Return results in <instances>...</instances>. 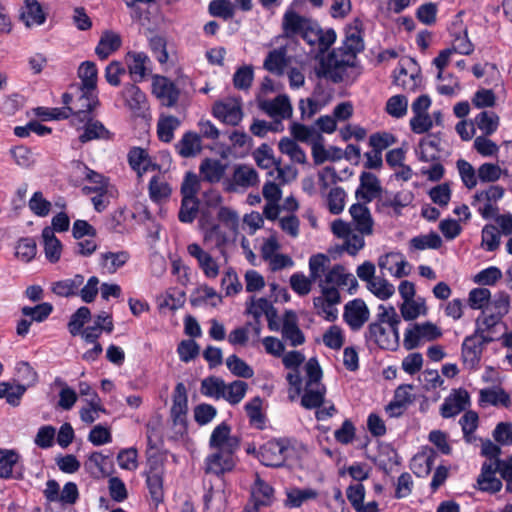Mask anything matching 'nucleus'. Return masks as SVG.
I'll return each instance as SVG.
<instances>
[{
	"label": "nucleus",
	"instance_id": "obj_1",
	"mask_svg": "<svg viewBox=\"0 0 512 512\" xmlns=\"http://www.w3.org/2000/svg\"><path fill=\"white\" fill-rule=\"evenodd\" d=\"M209 446L214 452L206 458V472L222 475L232 471L236 465L235 453L240 447V442L237 437L231 435V427L226 422L213 429Z\"/></svg>",
	"mask_w": 512,
	"mask_h": 512
},
{
	"label": "nucleus",
	"instance_id": "obj_2",
	"mask_svg": "<svg viewBox=\"0 0 512 512\" xmlns=\"http://www.w3.org/2000/svg\"><path fill=\"white\" fill-rule=\"evenodd\" d=\"M365 344L369 349L395 350L399 345V328L378 321L371 322L364 332Z\"/></svg>",
	"mask_w": 512,
	"mask_h": 512
},
{
	"label": "nucleus",
	"instance_id": "obj_3",
	"mask_svg": "<svg viewBox=\"0 0 512 512\" xmlns=\"http://www.w3.org/2000/svg\"><path fill=\"white\" fill-rule=\"evenodd\" d=\"M292 448L286 439H274L266 442L259 449L258 458L267 467H281L289 457Z\"/></svg>",
	"mask_w": 512,
	"mask_h": 512
},
{
	"label": "nucleus",
	"instance_id": "obj_4",
	"mask_svg": "<svg viewBox=\"0 0 512 512\" xmlns=\"http://www.w3.org/2000/svg\"><path fill=\"white\" fill-rule=\"evenodd\" d=\"M441 336L442 331L436 324L430 321L415 323L406 330L403 346L406 350H413L419 347L421 342L434 341Z\"/></svg>",
	"mask_w": 512,
	"mask_h": 512
},
{
	"label": "nucleus",
	"instance_id": "obj_5",
	"mask_svg": "<svg viewBox=\"0 0 512 512\" xmlns=\"http://www.w3.org/2000/svg\"><path fill=\"white\" fill-rule=\"evenodd\" d=\"M496 337L479 336L475 333L467 336L462 343L461 357L464 365L470 369L478 366L485 346Z\"/></svg>",
	"mask_w": 512,
	"mask_h": 512
},
{
	"label": "nucleus",
	"instance_id": "obj_6",
	"mask_svg": "<svg viewBox=\"0 0 512 512\" xmlns=\"http://www.w3.org/2000/svg\"><path fill=\"white\" fill-rule=\"evenodd\" d=\"M300 36L309 45H317L320 53L326 52L336 40V33L333 29L323 31L319 24L312 19L306 24Z\"/></svg>",
	"mask_w": 512,
	"mask_h": 512
},
{
	"label": "nucleus",
	"instance_id": "obj_7",
	"mask_svg": "<svg viewBox=\"0 0 512 512\" xmlns=\"http://www.w3.org/2000/svg\"><path fill=\"white\" fill-rule=\"evenodd\" d=\"M80 95L70 106L73 112L71 124L80 126V123L91 116V112L99 105L97 92L89 89H79Z\"/></svg>",
	"mask_w": 512,
	"mask_h": 512
},
{
	"label": "nucleus",
	"instance_id": "obj_8",
	"mask_svg": "<svg viewBox=\"0 0 512 512\" xmlns=\"http://www.w3.org/2000/svg\"><path fill=\"white\" fill-rule=\"evenodd\" d=\"M152 93L166 107H174L180 96V90L168 77L156 75L152 81Z\"/></svg>",
	"mask_w": 512,
	"mask_h": 512
},
{
	"label": "nucleus",
	"instance_id": "obj_9",
	"mask_svg": "<svg viewBox=\"0 0 512 512\" xmlns=\"http://www.w3.org/2000/svg\"><path fill=\"white\" fill-rule=\"evenodd\" d=\"M370 311L362 299H354L344 306L343 319L354 332L362 329L369 320Z\"/></svg>",
	"mask_w": 512,
	"mask_h": 512
},
{
	"label": "nucleus",
	"instance_id": "obj_10",
	"mask_svg": "<svg viewBox=\"0 0 512 512\" xmlns=\"http://www.w3.org/2000/svg\"><path fill=\"white\" fill-rule=\"evenodd\" d=\"M212 112L217 119L231 126L238 125L243 118L241 103L236 99L215 103Z\"/></svg>",
	"mask_w": 512,
	"mask_h": 512
},
{
	"label": "nucleus",
	"instance_id": "obj_11",
	"mask_svg": "<svg viewBox=\"0 0 512 512\" xmlns=\"http://www.w3.org/2000/svg\"><path fill=\"white\" fill-rule=\"evenodd\" d=\"M188 254L197 260L199 268L203 274L210 279L219 275V265L216 260L197 243H191L187 246Z\"/></svg>",
	"mask_w": 512,
	"mask_h": 512
},
{
	"label": "nucleus",
	"instance_id": "obj_12",
	"mask_svg": "<svg viewBox=\"0 0 512 512\" xmlns=\"http://www.w3.org/2000/svg\"><path fill=\"white\" fill-rule=\"evenodd\" d=\"M381 192L382 187L378 177L371 172H362L360 175V185L355 192L356 198L365 203H370L380 196Z\"/></svg>",
	"mask_w": 512,
	"mask_h": 512
},
{
	"label": "nucleus",
	"instance_id": "obj_13",
	"mask_svg": "<svg viewBox=\"0 0 512 512\" xmlns=\"http://www.w3.org/2000/svg\"><path fill=\"white\" fill-rule=\"evenodd\" d=\"M366 204L365 202L353 204L349 209V213L355 230L362 235H371L373 233L374 221Z\"/></svg>",
	"mask_w": 512,
	"mask_h": 512
},
{
	"label": "nucleus",
	"instance_id": "obj_14",
	"mask_svg": "<svg viewBox=\"0 0 512 512\" xmlns=\"http://www.w3.org/2000/svg\"><path fill=\"white\" fill-rule=\"evenodd\" d=\"M78 128H83V132L79 135L81 143H87L92 140H110L113 134L99 120H94L92 116L80 123Z\"/></svg>",
	"mask_w": 512,
	"mask_h": 512
},
{
	"label": "nucleus",
	"instance_id": "obj_15",
	"mask_svg": "<svg viewBox=\"0 0 512 512\" xmlns=\"http://www.w3.org/2000/svg\"><path fill=\"white\" fill-rule=\"evenodd\" d=\"M469 404V394L466 390H454L440 407V414L444 418H450L458 415Z\"/></svg>",
	"mask_w": 512,
	"mask_h": 512
},
{
	"label": "nucleus",
	"instance_id": "obj_16",
	"mask_svg": "<svg viewBox=\"0 0 512 512\" xmlns=\"http://www.w3.org/2000/svg\"><path fill=\"white\" fill-rule=\"evenodd\" d=\"M334 287H347L350 291L357 287L358 283L353 274L347 273L344 266L334 265L325 273L324 279L319 281Z\"/></svg>",
	"mask_w": 512,
	"mask_h": 512
},
{
	"label": "nucleus",
	"instance_id": "obj_17",
	"mask_svg": "<svg viewBox=\"0 0 512 512\" xmlns=\"http://www.w3.org/2000/svg\"><path fill=\"white\" fill-rule=\"evenodd\" d=\"M259 179L256 170L247 165H239L234 169L232 180L226 190L234 192L238 187L249 188L257 185Z\"/></svg>",
	"mask_w": 512,
	"mask_h": 512
},
{
	"label": "nucleus",
	"instance_id": "obj_18",
	"mask_svg": "<svg viewBox=\"0 0 512 512\" xmlns=\"http://www.w3.org/2000/svg\"><path fill=\"white\" fill-rule=\"evenodd\" d=\"M361 26L362 22L359 19H355L346 28L343 49L349 59L355 58L356 54L364 49Z\"/></svg>",
	"mask_w": 512,
	"mask_h": 512
},
{
	"label": "nucleus",
	"instance_id": "obj_19",
	"mask_svg": "<svg viewBox=\"0 0 512 512\" xmlns=\"http://www.w3.org/2000/svg\"><path fill=\"white\" fill-rule=\"evenodd\" d=\"M281 333L282 337L293 347L300 346L305 342V336L298 326V319L293 311L285 312Z\"/></svg>",
	"mask_w": 512,
	"mask_h": 512
},
{
	"label": "nucleus",
	"instance_id": "obj_20",
	"mask_svg": "<svg viewBox=\"0 0 512 512\" xmlns=\"http://www.w3.org/2000/svg\"><path fill=\"white\" fill-rule=\"evenodd\" d=\"M497 472L498 470L493 463L485 461L477 478L478 489L489 493L499 492L502 488V482L496 477Z\"/></svg>",
	"mask_w": 512,
	"mask_h": 512
},
{
	"label": "nucleus",
	"instance_id": "obj_21",
	"mask_svg": "<svg viewBox=\"0 0 512 512\" xmlns=\"http://www.w3.org/2000/svg\"><path fill=\"white\" fill-rule=\"evenodd\" d=\"M188 411V399L186 387L183 383H178L173 393V404L171 407V416L175 425H184Z\"/></svg>",
	"mask_w": 512,
	"mask_h": 512
},
{
	"label": "nucleus",
	"instance_id": "obj_22",
	"mask_svg": "<svg viewBox=\"0 0 512 512\" xmlns=\"http://www.w3.org/2000/svg\"><path fill=\"white\" fill-rule=\"evenodd\" d=\"M253 504L261 507L271 506L274 502V489L265 482L258 473L255 474V481L251 487Z\"/></svg>",
	"mask_w": 512,
	"mask_h": 512
},
{
	"label": "nucleus",
	"instance_id": "obj_23",
	"mask_svg": "<svg viewBox=\"0 0 512 512\" xmlns=\"http://www.w3.org/2000/svg\"><path fill=\"white\" fill-rule=\"evenodd\" d=\"M125 105L133 112H142L147 109V97L135 84L128 83L121 91Z\"/></svg>",
	"mask_w": 512,
	"mask_h": 512
},
{
	"label": "nucleus",
	"instance_id": "obj_24",
	"mask_svg": "<svg viewBox=\"0 0 512 512\" xmlns=\"http://www.w3.org/2000/svg\"><path fill=\"white\" fill-rule=\"evenodd\" d=\"M47 18L45 8L38 0H25L21 19L27 27L43 25Z\"/></svg>",
	"mask_w": 512,
	"mask_h": 512
},
{
	"label": "nucleus",
	"instance_id": "obj_25",
	"mask_svg": "<svg viewBox=\"0 0 512 512\" xmlns=\"http://www.w3.org/2000/svg\"><path fill=\"white\" fill-rule=\"evenodd\" d=\"M127 157L130 167L137 172L138 176L158 168L157 164L152 163L148 152L141 147L131 148Z\"/></svg>",
	"mask_w": 512,
	"mask_h": 512
},
{
	"label": "nucleus",
	"instance_id": "obj_26",
	"mask_svg": "<svg viewBox=\"0 0 512 512\" xmlns=\"http://www.w3.org/2000/svg\"><path fill=\"white\" fill-rule=\"evenodd\" d=\"M129 73L133 80L142 81L147 75L149 57L144 52L130 51L125 57Z\"/></svg>",
	"mask_w": 512,
	"mask_h": 512
},
{
	"label": "nucleus",
	"instance_id": "obj_27",
	"mask_svg": "<svg viewBox=\"0 0 512 512\" xmlns=\"http://www.w3.org/2000/svg\"><path fill=\"white\" fill-rule=\"evenodd\" d=\"M260 108L271 117L289 118L292 115V106L287 95H278L273 100L263 101Z\"/></svg>",
	"mask_w": 512,
	"mask_h": 512
},
{
	"label": "nucleus",
	"instance_id": "obj_28",
	"mask_svg": "<svg viewBox=\"0 0 512 512\" xmlns=\"http://www.w3.org/2000/svg\"><path fill=\"white\" fill-rule=\"evenodd\" d=\"M441 137L438 134H428L420 140L421 148L419 160L422 162L437 161L440 159Z\"/></svg>",
	"mask_w": 512,
	"mask_h": 512
},
{
	"label": "nucleus",
	"instance_id": "obj_29",
	"mask_svg": "<svg viewBox=\"0 0 512 512\" xmlns=\"http://www.w3.org/2000/svg\"><path fill=\"white\" fill-rule=\"evenodd\" d=\"M226 168V164H223L220 160L206 158L201 162L199 171L203 181L218 183L223 178Z\"/></svg>",
	"mask_w": 512,
	"mask_h": 512
},
{
	"label": "nucleus",
	"instance_id": "obj_30",
	"mask_svg": "<svg viewBox=\"0 0 512 512\" xmlns=\"http://www.w3.org/2000/svg\"><path fill=\"white\" fill-rule=\"evenodd\" d=\"M122 44L119 34L113 31H106L101 36L95 48L96 55L101 59H107L113 52L117 51Z\"/></svg>",
	"mask_w": 512,
	"mask_h": 512
},
{
	"label": "nucleus",
	"instance_id": "obj_31",
	"mask_svg": "<svg viewBox=\"0 0 512 512\" xmlns=\"http://www.w3.org/2000/svg\"><path fill=\"white\" fill-rule=\"evenodd\" d=\"M288 64L287 49L279 47L268 53L264 60V68L275 75H282Z\"/></svg>",
	"mask_w": 512,
	"mask_h": 512
},
{
	"label": "nucleus",
	"instance_id": "obj_32",
	"mask_svg": "<svg viewBox=\"0 0 512 512\" xmlns=\"http://www.w3.org/2000/svg\"><path fill=\"white\" fill-rule=\"evenodd\" d=\"M42 239L46 258L51 263H56L61 256L62 244L53 233V229H50V226H46L42 230Z\"/></svg>",
	"mask_w": 512,
	"mask_h": 512
},
{
	"label": "nucleus",
	"instance_id": "obj_33",
	"mask_svg": "<svg viewBox=\"0 0 512 512\" xmlns=\"http://www.w3.org/2000/svg\"><path fill=\"white\" fill-rule=\"evenodd\" d=\"M175 148L178 154L184 158L194 157L201 151L200 137L194 132H186Z\"/></svg>",
	"mask_w": 512,
	"mask_h": 512
},
{
	"label": "nucleus",
	"instance_id": "obj_34",
	"mask_svg": "<svg viewBox=\"0 0 512 512\" xmlns=\"http://www.w3.org/2000/svg\"><path fill=\"white\" fill-rule=\"evenodd\" d=\"M501 318L493 314L492 312H486V309L482 311V314L476 319L475 334L479 336L494 337L496 327L501 323Z\"/></svg>",
	"mask_w": 512,
	"mask_h": 512
},
{
	"label": "nucleus",
	"instance_id": "obj_35",
	"mask_svg": "<svg viewBox=\"0 0 512 512\" xmlns=\"http://www.w3.org/2000/svg\"><path fill=\"white\" fill-rule=\"evenodd\" d=\"M84 283V276L76 274L73 278L57 281L53 284L52 291L61 297L78 295L79 288Z\"/></svg>",
	"mask_w": 512,
	"mask_h": 512
},
{
	"label": "nucleus",
	"instance_id": "obj_36",
	"mask_svg": "<svg viewBox=\"0 0 512 512\" xmlns=\"http://www.w3.org/2000/svg\"><path fill=\"white\" fill-rule=\"evenodd\" d=\"M310 18L299 15L294 10H287L283 16V30L290 35H300Z\"/></svg>",
	"mask_w": 512,
	"mask_h": 512
},
{
	"label": "nucleus",
	"instance_id": "obj_37",
	"mask_svg": "<svg viewBox=\"0 0 512 512\" xmlns=\"http://www.w3.org/2000/svg\"><path fill=\"white\" fill-rule=\"evenodd\" d=\"M181 121L173 115H161L157 122L158 138L169 143L174 138V131L180 126Z\"/></svg>",
	"mask_w": 512,
	"mask_h": 512
},
{
	"label": "nucleus",
	"instance_id": "obj_38",
	"mask_svg": "<svg viewBox=\"0 0 512 512\" xmlns=\"http://www.w3.org/2000/svg\"><path fill=\"white\" fill-rule=\"evenodd\" d=\"M326 387L324 385L305 386L301 405L306 409L319 408L324 402Z\"/></svg>",
	"mask_w": 512,
	"mask_h": 512
},
{
	"label": "nucleus",
	"instance_id": "obj_39",
	"mask_svg": "<svg viewBox=\"0 0 512 512\" xmlns=\"http://www.w3.org/2000/svg\"><path fill=\"white\" fill-rule=\"evenodd\" d=\"M129 258L130 255L127 251L106 252L101 254L100 264L109 273H115L128 262Z\"/></svg>",
	"mask_w": 512,
	"mask_h": 512
},
{
	"label": "nucleus",
	"instance_id": "obj_40",
	"mask_svg": "<svg viewBox=\"0 0 512 512\" xmlns=\"http://www.w3.org/2000/svg\"><path fill=\"white\" fill-rule=\"evenodd\" d=\"M97 68L94 62L85 61L78 69V76L81 79V86L78 89H89L96 91Z\"/></svg>",
	"mask_w": 512,
	"mask_h": 512
},
{
	"label": "nucleus",
	"instance_id": "obj_41",
	"mask_svg": "<svg viewBox=\"0 0 512 512\" xmlns=\"http://www.w3.org/2000/svg\"><path fill=\"white\" fill-rule=\"evenodd\" d=\"M19 459L20 455L17 451L0 448V478H11L13 476V468Z\"/></svg>",
	"mask_w": 512,
	"mask_h": 512
},
{
	"label": "nucleus",
	"instance_id": "obj_42",
	"mask_svg": "<svg viewBox=\"0 0 512 512\" xmlns=\"http://www.w3.org/2000/svg\"><path fill=\"white\" fill-rule=\"evenodd\" d=\"M226 392V383L216 376H209L201 382V393L215 399L223 398Z\"/></svg>",
	"mask_w": 512,
	"mask_h": 512
},
{
	"label": "nucleus",
	"instance_id": "obj_43",
	"mask_svg": "<svg viewBox=\"0 0 512 512\" xmlns=\"http://www.w3.org/2000/svg\"><path fill=\"white\" fill-rule=\"evenodd\" d=\"M400 312L401 316L407 321L414 320L419 315H426L427 307L425 299L419 297L417 300L413 298L411 300L403 301L400 306Z\"/></svg>",
	"mask_w": 512,
	"mask_h": 512
},
{
	"label": "nucleus",
	"instance_id": "obj_44",
	"mask_svg": "<svg viewBox=\"0 0 512 512\" xmlns=\"http://www.w3.org/2000/svg\"><path fill=\"white\" fill-rule=\"evenodd\" d=\"M480 401L497 406L502 405L508 408L511 405V399L502 388H487L480 391Z\"/></svg>",
	"mask_w": 512,
	"mask_h": 512
},
{
	"label": "nucleus",
	"instance_id": "obj_45",
	"mask_svg": "<svg viewBox=\"0 0 512 512\" xmlns=\"http://www.w3.org/2000/svg\"><path fill=\"white\" fill-rule=\"evenodd\" d=\"M146 484L151 495L153 502L158 505L163 501V479L161 474L156 470L152 469L146 477Z\"/></svg>",
	"mask_w": 512,
	"mask_h": 512
},
{
	"label": "nucleus",
	"instance_id": "obj_46",
	"mask_svg": "<svg viewBox=\"0 0 512 512\" xmlns=\"http://www.w3.org/2000/svg\"><path fill=\"white\" fill-rule=\"evenodd\" d=\"M91 318L90 309L86 306L79 307L70 317L67 324L68 330L72 336L80 335L82 329Z\"/></svg>",
	"mask_w": 512,
	"mask_h": 512
},
{
	"label": "nucleus",
	"instance_id": "obj_47",
	"mask_svg": "<svg viewBox=\"0 0 512 512\" xmlns=\"http://www.w3.org/2000/svg\"><path fill=\"white\" fill-rule=\"evenodd\" d=\"M26 392V386L24 385H12L8 382L0 383V399L5 398L7 403L12 406H18L21 398Z\"/></svg>",
	"mask_w": 512,
	"mask_h": 512
},
{
	"label": "nucleus",
	"instance_id": "obj_48",
	"mask_svg": "<svg viewBox=\"0 0 512 512\" xmlns=\"http://www.w3.org/2000/svg\"><path fill=\"white\" fill-rule=\"evenodd\" d=\"M53 312V305L49 302H43L33 307L24 306L21 309V313L25 317H30V321L41 323L45 321L50 314Z\"/></svg>",
	"mask_w": 512,
	"mask_h": 512
},
{
	"label": "nucleus",
	"instance_id": "obj_49",
	"mask_svg": "<svg viewBox=\"0 0 512 512\" xmlns=\"http://www.w3.org/2000/svg\"><path fill=\"white\" fill-rule=\"evenodd\" d=\"M107 459V455H103L100 452H93L88 457L85 467L88 472L96 478L108 476L109 472L105 467Z\"/></svg>",
	"mask_w": 512,
	"mask_h": 512
},
{
	"label": "nucleus",
	"instance_id": "obj_50",
	"mask_svg": "<svg viewBox=\"0 0 512 512\" xmlns=\"http://www.w3.org/2000/svg\"><path fill=\"white\" fill-rule=\"evenodd\" d=\"M247 311L248 313L253 315L254 319H260L262 314H265L269 320V329H275L271 321V318L276 315V311L273 308L271 302L266 298H259L256 302L252 303L251 307H249Z\"/></svg>",
	"mask_w": 512,
	"mask_h": 512
},
{
	"label": "nucleus",
	"instance_id": "obj_51",
	"mask_svg": "<svg viewBox=\"0 0 512 512\" xmlns=\"http://www.w3.org/2000/svg\"><path fill=\"white\" fill-rule=\"evenodd\" d=\"M88 406L81 408L79 414L80 419L86 424H92L98 419V412H106V409L102 406L101 400L98 395H93V399H87Z\"/></svg>",
	"mask_w": 512,
	"mask_h": 512
},
{
	"label": "nucleus",
	"instance_id": "obj_52",
	"mask_svg": "<svg viewBox=\"0 0 512 512\" xmlns=\"http://www.w3.org/2000/svg\"><path fill=\"white\" fill-rule=\"evenodd\" d=\"M477 127L485 134H493L499 125V117L493 111H482L475 118Z\"/></svg>",
	"mask_w": 512,
	"mask_h": 512
},
{
	"label": "nucleus",
	"instance_id": "obj_53",
	"mask_svg": "<svg viewBox=\"0 0 512 512\" xmlns=\"http://www.w3.org/2000/svg\"><path fill=\"white\" fill-rule=\"evenodd\" d=\"M442 239L436 232L413 237L410 245L416 250L439 249L442 246Z\"/></svg>",
	"mask_w": 512,
	"mask_h": 512
},
{
	"label": "nucleus",
	"instance_id": "obj_54",
	"mask_svg": "<svg viewBox=\"0 0 512 512\" xmlns=\"http://www.w3.org/2000/svg\"><path fill=\"white\" fill-rule=\"evenodd\" d=\"M149 195L154 202H161L170 197L171 188L159 176H153L149 182Z\"/></svg>",
	"mask_w": 512,
	"mask_h": 512
},
{
	"label": "nucleus",
	"instance_id": "obj_55",
	"mask_svg": "<svg viewBox=\"0 0 512 512\" xmlns=\"http://www.w3.org/2000/svg\"><path fill=\"white\" fill-rule=\"evenodd\" d=\"M199 210V201L197 198H183L178 213V219L182 223H192Z\"/></svg>",
	"mask_w": 512,
	"mask_h": 512
},
{
	"label": "nucleus",
	"instance_id": "obj_56",
	"mask_svg": "<svg viewBox=\"0 0 512 512\" xmlns=\"http://www.w3.org/2000/svg\"><path fill=\"white\" fill-rule=\"evenodd\" d=\"M491 299V292L487 288H474L468 294V305L470 308L478 310L487 309Z\"/></svg>",
	"mask_w": 512,
	"mask_h": 512
},
{
	"label": "nucleus",
	"instance_id": "obj_57",
	"mask_svg": "<svg viewBox=\"0 0 512 512\" xmlns=\"http://www.w3.org/2000/svg\"><path fill=\"white\" fill-rule=\"evenodd\" d=\"M510 308V296L506 292H499L490 300L486 312H492L499 318H503Z\"/></svg>",
	"mask_w": 512,
	"mask_h": 512
},
{
	"label": "nucleus",
	"instance_id": "obj_58",
	"mask_svg": "<svg viewBox=\"0 0 512 512\" xmlns=\"http://www.w3.org/2000/svg\"><path fill=\"white\" fill-rule=\"evenodd\" d=\"M226 365L231 373L237 377L251 378L254 375L253 369L235 354L226 359Z\"/></svg>",
	"mask_w": 512,
	"mask_h": 512
},
{
	"label": "nucleus",
	"instance_id": "obj_59",
	"mask_svg": "<svg viewBox=\"0 0 512 512\" xmlns=\"http://www.w3.org/2000/svg\"><path fill=\"white\" fill-rule=\"evenodd\" d=\"M368 289L381 300L390 298L395 292V287L386 279L380 277L372 279L368 283Z\"/></svg>",
	"mask_w": 512,
	"mask_h": 512
},
{
	"label": "nucleus",
	"instance_id": "obj_60",
	"mask_svg": "<svg viewBox=\"0 0 512 512\" xmlns=\"http://www.w3.org/2000/svg\"><path fill=\"white\" fill-rule=\"evenodd\" d=\"M248 384L241 380H236L230 384H226V392L223 399L232 405L238 404L245 396Z\"/></svg>",
	"mask_w": 512,
	"mask_h": 512
},
{
	"label": "nucleus",
	"instance_id": "obj_61",
	"mask_svg": "<svg viewBox=\"0 0 512 512\" xmlns=\"http://www.w3.org/2000/svg\"><path fill=\"white\" fill-rule=\"evenodd\" d=\"M318 493L316 490L307 488V489H292L287 493V504L290 507H300L305 501L316 499Z\"/></svg>",
	"mask_w": 512,
	"mask_h": 512
},
{
	"label": "nucleus",
	"instance_id": "obj_62",
	"mask_svg": "<svg viewBox=\"0 0 512 512\" xmlns=\"http://www.w3.org/2000/svg\"><path fill=\"white\" fill-rule=\"evenodd\" d=\"M209 13L213 17H220L224 20L233 18L235 9L231 2L227 0H213L209 3Z\"/></svg>",
	"mask_w": 512,
	"mask_h": 512
},
{
	"label": "nucleus",
	"instance_id": "obj_63",
	"mask_svg": "<svg viewBox=\"0 0 512 512\" xmlns=\"http://www.w3.org/2000/svg\"><path fill=\"white\" fill-rule=\"evenodd\" d=\"M200 352V346L193 339L182 340L177 346V353L182 362L188 363L195 359Z\"/></svg>",
	"mask_w": 512,
	"mask_h": 512
},
{
	"label": "nucleus",
	"instance_id": "obj_64",
	"mask_svg": "<svg viewBox=\"0 0 512 512\" xmlns=\"http://www.w3.org/2000/svg\"><path fill=\"white\" fill-rule=\"evenodd\" d=\"M315 280L309 276H305L303 273H294L290 277L291 289L299 296L308 295L312 289V284Z\"/></svg>",
	"mask_w": 512,
	"mask_h": 512
}]
</instances>
